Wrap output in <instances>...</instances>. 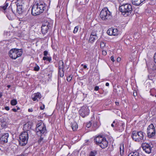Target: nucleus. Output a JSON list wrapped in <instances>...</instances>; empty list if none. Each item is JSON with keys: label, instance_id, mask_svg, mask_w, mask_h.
I'll return each instance as SVG.
<instances>
[{"label": "nucleus", "instance_id": "1", "mask_svg": "<svg viewBox=\"0 0 156 156\" xmlns=\"http://www.w3.org/2000/svg\"><path fill=\"white\" fill-rule=\"evenodd\" d=\"M46 5L43 2H38L35 3L32 7L31 14L36 16L42 13L46 9Z\"/></svg>", "mask_w": 156, "mask_h": 156}, {"label": "nucleus", "instance_id": "2", "mask_svg": "<svg viewBox=\"0 0 156 156\" xmlns=\"http://www.w3.org/2000/svg\"><path fill=\"white\" fill-rule=\"evenodd\" d=\"M119 10L125 16L130 15L133 10L132 7L131 5L129 4L121 5L119 7Z\"/></svg>", "mask_w": 156, "mask_h": 156}, {"label": "nucleus", "instance_id": "3", "mask_svg": "<svg viewBox=\"0 0 156 156\" xmlns=\"http://www.w3.org/2000/svg\"><path fill=\"white\" fill-rule=\"evenodd\" d=\"M96 144L99 145L101 148H105L108 146V142L105 137L98 136L94 139Z\"/></svg>", "mask_w": 156, "mask_h": 156}, {"label": "nucleus", "instance_id": "4", "mask_svg": "<svg viewBox=\"0 0 156 156\" xmlns=\"http://www.w3.org/2000/svg\"><path fill=\"white\" fill-rule=\"evenodd\" d=\"M22 50L14 48L11 49L9 51V54L10 57L12 59H15L22 55Z\"/></svg>", "mask_w": 156, "mask_h": 156}, {"label": "nucleus", "instance_id": "5", "mask_svg": "<svg viewBox=\"0 0 156 156\" xmlns=\"http://www.w3.org/2000/svg\"><path fill=\"white\" fill-rule=\"evenodd\" d=\"M36 130L37 134L39 136L44 134L47 130L45 125L41 122L37 124Z\"/></svg>", "mask_w": 156, "mask_h": 156}, {"label": "nucleus", "instance_id": "6", "mask_svg": "<svg viewBox=\"0 0 156 156\" xmlns=\"http://www.w3.org/2000/svg\"><path fill=\"white\" fill-rule=\"evenodd\" d=\"M100 16L103 20H109L112 18L111 13L107 8H104L101 11Z\"/></svg>", "mask_w": 156, "mask_h": 156}, {"label": "nucleus", "instance_id": "7", "mask_svg": "<svg viewBox=\"0 0 156 156\" xmlns=\"http://www.w3.org/2000/svg\"><path fill=\"white\" fill-rule=\"evenodd\" d=\"M52 24L51 23L46 21L42 23L41 27V31L42 33L44 35L47 33L48 30H51L52 27Z\"/></svg>", "mask_w": 156, "mask_h": 156}, {"label": "nucleus", "instance_id": "8", "mask_svg": "<svg viewBox=\"0 0 156 156\" xmlns=\"http://www.w3.org/2000/svg\"><path fill=\"white\" fill-rule=\"evenodd\" d=\"M28 135L27 132H24L21 133L19 137L20 145L22 146L25 145L27 143Z\"/></svg>", "mask_w": 156, "mask_h": 156}, {"label": "nucleus", "instance_id": "9", "mask_svg": "<svg viewBox=\"0 0 156 156\" xmlns=\"http://www.w3.org/2000/svg\"><path fill=\"white\" fill-rule=\"evenodd\" d=\"M133 139L136 141L140 142L143 139L144 135L142 132L133 131L131 135Z\"/></svg>", "mask_w": 156, "mask_h": 156}, {"label": "nucleus", "instance_id": "10", "mask_svg": "<svg viewBox=\"0 0 156 156\" xmlns=\"http://www.w3.org/2000/svg\"><path fill=\"white\" fill-rule=\"evenodd\" d=\"M89 110L88 107L86 105L82 107L79 111V113L82 117H84L88 115Z\"/></svg>", "mask_w": 156, "mask_h": 156}, {"label": "nucleus", "instance_id": "11", "mask_svg": "<svg viewBox=\"0 0 156 156\" xmlns=\"http://www.w3.org/2000/svg\"><path fill=\"white\" fill-rule=\"evenodd\" d=\"M10 6L11 7L12 11L13 12H16L18 14H21L24 11L23 6H17L15 4H11Z\"/></svg>", "mask_w": 156, "mask_h": 156}, {"label": "nucleus", "instance_id": "12", "mask_svg": "<svg viewBox=\"0 0 156 156\" xmlns=\"http://www.w3.org/2000/svg\"><path fill=\"white\" fill-rule=\"evenodd\" d=\"M147 134L149 138H151L155 135V129L153 124H151L148 127Z\"/></svg>", "mask_w": 156, "mask_h": 156}, {"label": "nucleus", "instance_id": "13", "mask_svg": "<svg viewBox=\"0 0 156 156\" xmlns=\"http://www.w3.org/2000/svg\"><path fill=\"white\" fill-rule=\"evenodd\" d=\"M153 145L151 143L147 144L146 143H143L142 145V147L145 151L148 154L151 152Z\"/></svg>", "mask_w": 156, "mask_h": 156}, {"label": "nucleus", "instance_id": "14", "mask_svg": "<svg viewBox=\"0 0 156 156\" xmlns=\"http://www.w3.org/2000/svg\"><path fill=\"white\" fill-rule=\"evenodd\" d=\"M98 37L97 36L96 33L95 32H92L90 35L89 41L91 43H93L95 40L98 39Z\"/></svg>", "mask_w": 156, "mask_h": 156}, {"label": "nucleus", "instance_id": "15", "mask_svg": "<svg viewBox=\"0 0 156 156\" xmlns=\"http://www.w3.org/2000/svg\"><path fill=\"white\" fill-rule=\"evenodd\" d=\"M15 12H13L11 10L10 11L7 12L6 16L9 20H12L14 19L15 16Z\"/></svg>", "mask_w": 156, "mask_h": 156}, {"label": "nucleus", "instance_id": "16", "mask_svg": "<svg viewBox=\"0 0 156 156\" xmlns=\"http://www.w3.org/2000/svg\"><path fill=\"white\" fill-rule=\"evenodd\" d=\"M41 94L38 92L34 94L32 96V100L34 101H38L39 99L41 98Z\"/></svg>", "mask_w": 156, "mask_h": 156}, {"label": "nucleus", "instance_id": "17", "mask_svg": "<svg viewBox=\"0 0 156 156\" xmlns=\"http://www.w3.org/2000/svg\"><path fill=\"white\" fill-rule=\"evenodd\" d=\"M9 134L5 133L2 135L0 138L1 140L5 143H7L8 142V138L9 137Z\"/></svg>", "mask_w": 156, "mask_h": 156}, {"label": "nucleus", "instance_id": "18", "mask_svg": "<svg viewBox=\"0 0 156 156\" xmlns=\"http://www.w3.org/2000/svg\"><path fill=\"white\" fill-rule=\"evenodd\" d=\"M145 0H132L133 4L135 5H139Z\"/></svg>", "mask_w": 156, "mask_h": 156}, {"label": "nucleus", "instance_id": "19", "mask_svg": "<svg viewBox=\"0 0 156 156\" xmlns=\"http://www.w3.org/2000/svg\"><path fill=\"white\" fill-rule=\"evenodd\" d=\"M4 5L3 6H0V11H2L5 13V10H6L7 7L8 6L9 4L6 2H5Z\"/></svg>", "mask_w": 156, "mask_h": 156}, {"label": "nucleus", "instance_id": "20", "mask_svg": "<svg viewBox=\"0 0 156 156\" xmlns=\"http://www.w3.org/2000/svg\"><path fill=\"white\" fill-rule=\"evenodd\" d=\"M125 124L122 122H121L119 124V130L120 131H123L125 129Z\"/></svg>", "mask_w": 156, "mask_h": 156}, {"label": "nucleus", "instance_id": "21", "mask_svg": "<svg viewBox=\"0 0 156 156\" xmlns=\"http://www.w3.org/2000/svg\"><path fill=\"white\" fill-rule=\"evenodd\" d=\"M59 70H63L64 66L63 62L62 60H60L59 61Z\"/></svg>", "mask_w": 156, "mask_h": 156}, {"label": "nucleus", "instance_id": "22", "mask_svg": "<svg viewBox=\"0 0 156 156\" xmlns=\"http://www.w3.org/2000/svg\"><path fill=\"white\" fill-rule=\"evenodd\" d=\"M23 2L22 0H17L15 4H15L17 6H23Z\"/></svg>", "mask_w": 156, "mask_h": 156}, {"label": "nucleus", "instance_id": "23", "mask_svg": "<svg viewBox=\"0 0 156 156\" xmlns=\"http://www.w3.org/2000/svg\"><path fill=\"white\" fill-rule=\"evenodd\" d=\"M71 127L73 131H75L78 128V126L77 123L76 122H73L72 123Z\"/></svg>", "mask_w": 156, "mask_h": 156}, {"label": "nucleus", "instance_id": "24", "mask_svg": "<svg viewBox=\"0 0 156 156\" xmlns=\"http://www.w3.org/2000/svg\"><path fill=\"white\" fill-rule=\"evenodd\" d=\"M140 154L137 151H135L130 153L128 156H140Z\"/></svg>", "mask_w": 156, "mask_h": 156}, {"label": "nucleus", "instance_id": "25", "mask_svg": "<svg viewBox=\"0 0 156 156\" xmlns=\"http://www.w3.org/2000/svg\"><path fill=\"white\" fill-rule=\"evenodd\" d=\"M112 34L113 36H117L119 33L118 30L117 29H113V28H112Z\"/></svg>", "mask_w": 156, "mask_h": 156}, {"label": "nucleus", "instance_id": "26", "mask_svg": "<svg viewBox=\"0 0 156 156\" xmlns=\"http://www.w3.org/2000/svg\"><path fill=\"white\" fill-rule=\"evenodd\" d=\"M43 59L44 60H47L49 62H51V57L50 56H44L43 58Z\"/></svg>", "mask_w": 156, "mask_h": 156}, {"label": "nucleus", "instance_id": "27", "mask_svg": "<svg viewBox=\"0 0 156 156\" xmlns=\"http://www.w3.org/2000/svg\"><path fill=\"white\" fill-rule=\"evenodd\" d=\"M43 134H41V135H40V138L38 140V143L41 145H42L44 142V141H43V137L42 136H43L42 135Z\"/></svg>", "mask_w": 156, "mask_h": 156}, {"label": "nucleus", "instance_id": "28", "mask_svg": "<svg viewBox=\"0 0 156 156\" xmlns=\"http://www.w3.org/2000/svg\"><path fill=\"white\" fill-rule=\"evenodd\" d=\"M58 74V76L62 77L64 75V72L63 70H59Z\"/></svg>", "mask_w": 156, "mask_h": 156}, {"label": "nucleus", "instance_id": "29", "mask_svg": "<svg viewBox=\"0 0 156 156\" xmlns=\"http://www.w3.org/2000/svg\"><path fill=\"white\" fill-rule=\"evenodd\" d=\"M112 28H111L109 29L107 31V34L110 36L112 35Z\"/></svg>", "mask_w": 156, "mask_h": 156}, {"label": "nucleus", "instance_id": "30", "mask_svg": "<svg viewBox=\"0 0 156 156\" xmlns=\"http://www.w3.org/2000/svg\"><path fill=\"white\" fill-rule=\"evenodd\" d=\"M27 127V130L30 129L31 128V125H29V123H27L24 125V128H26Z\"/></svg>", "mask_w": 156, "mask_h": 156}, {"label": "nucleus", "instance_id": "31", "mask_svg": "<svg viewBox=\"0 0 156 156\" xmlns=\"http://www.w3.org/2000/svg\"><path fill=\"white\" fill-rule=\"evenodd\" d=\"M17 103V101L16 100L13 99L11 101V104L12 105H16Z\"/></svg>", "mask_w": 156, "mask_h": 156}, {"label": "nucleus", "instance_id": "32", "mask_svg": "<svg viewBox=\"0 0 156 156\" xmlns=\"http://www.w3.org/2000/svg\"><path fill=\"white\" fill-rule=\"evenodd\" d=\"M138 105L136 104H134L133 107V109L134 111H136L138 110Z\"/></svg>", "mask_w": 156, "mask_h": 156}, {"label": "nucleus", "instance_id": "33", "mask_svg": "<svg viewBox=\"0 0 156 156\" xmlns=\"http://www.w3.org/2000/svg\"><path fill=\"white\" fill-rule=\"evenodd\" d=\"M120 154L121 155H122L124 152V146L122 145V147L121 146L120 147Z\"/></svg>", "mask_w": 156, "mask_h": 156}, {"label": "nucleus", "instance_id": "34", "mask_svg": "<svg viewBox=\"0 0 156 156\" xmlns=\"http://www.w3.org/2000/svg\"><path fill=\"white\" fill-rule=\"evenodd\" d=\"M96 153V151H91L90 152L89 154V156H95Z\"/></svg>", "mask_w": 156, "mask_h": 156}, {"label": "nucleus", "instance_id": "35", "mask_svg": "<svg viewBox=\"0 0 156 156\" xmlns=\"http://www.w3.org/2000/svg\"><path fill=\"white\" fill-rule=\"evenodd\" d=\"M10 31H5L4 32V34L5 36H9L10 35Z\"/></svg>", "mask_w": 156, "mask_h": 156}, {"label": "nucleus", "instance_id": "36", "mask_svg": "<svg viewBox=\"0 0 156 156\" xmlns=\"http://www.w3.org/2000/svg\"><path fill=\"white\" fill-rule=\"evenodd\" d=\"M79 27L78 26H76L74 29L73 30V33L75 34L77 32L79 29Z\"/></svg>", "mask_w": 156, "mask_h": 156}, {"label": "nucleus", "instance_id": "37", "mask_svg": "<svg viewBox=\"0 0 156 156\" xmlns=\"http://www.w3.org/2000/svg\"><path fill=\"white\" fill-rule=\"evenodd\" d=\"M40 69V67L38 66H36L34 67V70L35 71H38Z\"/></svg>", "mask_w": 156, "mask_h": 156}, {"label": "nucleus", "instance_id": "38", "mask_svg": "<svg viewBox=\"0 0 156 156\" xmlns=\"http://www.w3.org/2000/svg\"><path fill=\"white\" fill-rule=\"evenodd\" d=\"M105 43L103 42H101V48H104V47L105 46Z\"/></svg>", "mask_w": 156, "mask_h": 156}, {"label": "nucleus", "instance_id": "39", "mask_svg": "<svg viewBox=\"0 0 156 156\" xmlns=\"http://www.w3.org/2000/svg\"><path fill=\"white\" fill-rule=\"evenodd\" d=\"M48 54V52L47 51H44V56H47Z\"/></svg>", "mask_w": 156, "mask_h": 156}, {"label": "nucleus", "instance_id": "40", "mask_svg": "<svg viewBox=\"0 0 156 156\" xmlns=\"http://www.w3.org/2000/svg\"><path fill=\"white\" fill-rule=\"evenodd\" d=\"M91 122H89L87 123V124L86 125V126L87 128H89L90 126L91 125Z\"/></svg>", "mask_w": 156, "mask_h": 156}, {"label": "nucleus", "instance_id": "41", "mask_svg": "<svg viewBox=\"0 0 156 156\" xmlns=\"http://www.w3.org/2000/svg\"><path fill=\"white\" fill-rule=\"evenodd\" d=\"M102 54L104 55H107V52L105 50H102Z\"/></svg>", "mask_w": 156, "mask_h": 156}, {"label": "nucleus", "instance_id": "42", "mask_svg": "<svg viewBox=\"0 0 156 156\" xmlns=\"http://www.w3.org/2000/svg\"><path fill=\"white\" fill-rule=\"evenodd\" d=\"M152 70L155 71L156 70V66L154 65L152 67Z\"/></svg>", "mask_w": 156, "mask_h": 156}, {"label": "nucleus", "instance_id": "43", "mask_svg": "<svg viewBox=\"0 0 156 156\" xmlns=\"http://www.w3.org/2000/svg\"><path fill=\"white\" fill-rule=\"evenodd\" d=\"M99 89V87L98 86H96L94 88V90L95 91L98 90Z\"/></svg>", "mask_w": 156, "mask_h": 156}, {"label": "nucleus", "instance_id": "44", "mask_svg": "<svg viewBox=\"0 0 156 156\" xmlns=\"http://www.w3.org/2000/svg\"><path fill=\"white\" fill-rule=\"evenodd\" d=\"M154 61L156 63V53L154 55Z\"/></svg>", "mask_w": 156, "mask_h": 156}, {"label": "nucleus", "instance_id": "45", "mask_svg": "<svg viewBox=\"0 0 156 156\" xmlns=\"http://www.w3.org/2000/svg\"><path fill=\"white\" fill-rule=\"evenodd\" d=\"M71 79L72 77L71 76V75H70L67 78V81H69H69H70L71 80Z\"/></svg>", "mask_w": 156, "mask_h": 156}, {"label": "nucleus", "instance_id": "46", "mask_svg": "<svg viewBox=\"0 0 156 156\" xmlns=\"http://www.w3.org/2000/svg\"><path fill=\"white\" fill-rule=\"evenodd\" d=\"M115 121H114L112 123V124H111V126L113 127H115V125L114 124V123H115Z\"/></svg>", "mask_w": 156, "mask_h": 156}, {"label": "nucleus", "instance_id": "47", "mask_svg": "<svg viewBox=\"0 0 156 156\" xmlns=\"http://www.w3.org/2000/svg\"><path fill=\"white\" fill-rule=\"evenodd\" d=\"M148 78L150 80H153V79L152 78V77L151 75L148 76Z\"/></svg>", "mask_w": 156, "mask_h": 156}, {"label": "nucleus", "instance_id": "48", "mask_svg": "<svg viewBox=\"0 0 156 156\" xmlns=\"http://www.w3.org/2000/svg\"><path fill=\"white\" fill-rule=\"evenodd\" d=\"M5 109L7 111H8L9 109V107H8V106H6V107H5Z\"/></svg>", "mask_w": 156, "mask_h": 156}, {"label": "nucleus", "instance_id": "49", "mask_svg": "<svg viewBox=\"0 0 156 156\" xmlns=\"http://www.w3.org/2000/svg\"><path fill=\"white\" fill-rule=\"evenodd\" d=\"M44 108V105H43V106H41L40 107V108L41 110H43Z\"/></svg>", "mask_w": 156, "mask_h": 156}, {"label": "nucleus", "instance_id": "50", "mask_svg": "<svg viewBox=\"0 0 156 156\" xmlns=\"http://www.w3.org/2000/svg\"><path fill=\"white\" fill-rule=\"evenodd\" d=\"M111 60L113 62H114V58L113 57V56H111Z\"/></svg>", "mask_w": 156, "mask_h": 156}, {"label": "nucleus", "instance_id": "51", "mask_svg": "<svg viewBox=\"0 0 156 156\" xmlns=\"http://www.w3.org/2000/svg\"><path fill=\"white\" fill-rule=\"evenodd\" d=\"M81 66H83V68L85 69L87 68V66L86 65H84L83 64L81 65Z\"/></svg>", "mask_w": 156, "mask_h": 156}, {"label": "nucleus", "instance_id": "52", "mask_svg": "<svg viewBox=\"0 0 156 156\" xmlns=\"http://www.w3.org/2000/svg\"><path fill=\"white\" fill-rule=\"evenodd\" d=\"M28 111L29 112H33V110L32 108H29L28 109Z\"/></svg>", "mask_w": 156, "mask_h": 156}, {"label": "nucleus", "instance_id": "53", "mask_svg": "<svg viewBox=\"0 0 156 156\" xmlns=\"http://www.w3.org/2000/svg\"><path fill=\"white\" fill-rule=\"evenodd\" d=\"M114 124L115 127H116L118 126V122L117 121H115V123Z\"/></svg>", "mask_w": 156, "mask_h": 156}, {"label": "nucleus", "instance_id": "54", "mask_svg": "<svg viewBox=\"0 0 156 156\" xmlns=\"http://www.w3.org/2000/svg\"><path fill=\"white\" fill-rule=\"evenodd\" d=\"M12 110L14 112H17V110L16 108H13L12 109Z\"/></svg>", "mask_w": 156, "mask_h": 156}, {"label": "nucleus", "instance_id": "55", "mask_svg": "<svg viewBox=\"0 0 156 156\" xmlns=\"http://www.w3.org/2000/svg\"><path fill=\"white\" fill-rule=\"evenodd\" d=\"M121 60V58H117V61L118 62H119V61H120Z\"/></svg>", "mask_w": 156, "mask_h": 156}, {"label": "nucleus", "instance_id": "56", "mask_svg": "<svg viewBox=\"0 0 156 156\" xmlns=\"http://www.w3.org/2000/svg\"><path fill=\"white\" fill-rule=\"evenodd\" d=\"M137 93L136 92L133 93V95L135 97L137 95Z\"/></svg>", "mask_w": 156, "mask_h": 156}, {"label": "nucleus", "instance_id": "57", "mask_svg": "<svg viewBox=\"0 0 156 156\" xmlns=\"http://www.w3.org/2000/svg\"><path fill=\"white\" fill-rule=\"evenodd\" d=\"M87 94H84L83 93V97L85 98L87 97Z\"/></svg>", "mask_w": 156, "mask_h": 156}, {"label": "nucleus", "instance_id": "58", "mask_svg": "<svg viewBox=\"0 0 156 156\" xmlns=\"http://www.w3.org/2000/svg\"><path fill=\"white\" fill-rule=\"evenodd\" d=\"M105 85L106 86H109V83H106L105 84Z\"/></svg>", "mask_w": 156, "mask_h": 156}, {"label": "nucleus", "instance_id": "59", "mask_svg": "<svg viewBox=\"0 0 156 156\" xmlns=\"http://www.w3.org/2000/svg\"><path fill=\"white\" fill-rule=\"evenodd\" d=\"M2 96V93L0 92V98H1Z\"/></svg>", "mask_w": 156, "mask_h": 156}, {"label": "nucleus", "instance_id": "60", "mask_svg": "<svg viewBox=\"0 0 156 156\" xmlns=\"http://www.w3.org/2000/svg\"><path fill=\"white\" fill-rule=\"evenodd\" d=\"M115 104L116 105H119V102H115Z\"/></svg>", "mask_w": 156, "mask_h": 156}, {"label": "nucleus", "instance_id": "61", "mask_svg": "<svg viewBox=\"0 0 156 156\" xmlns=\"http://www.w3.org/2000/svg\"><path fill=\"white\" fill-rule=\"evenodd\" d=\"M7 87L8 88H9L11 87V86L10 85H7Z\"/></svg>", "mask_w": 156, "mask_h": 156}, {"label": "nucleus", "instance_id": "62", "mask_svg": "<svg viewBox=\"0 0 156 156\" xmlns=\"http://www.w3.org/2000/svg\"><path fill=\"white\" fill-rule=\"evenodd\" d=\"M95 125H96V127L97 128H98V126H97V123L96 122H95Z\"/></svg>", "mask_w": 156, "mask_h": 156}, {"label": "nucleus", "instance_id": "63", "mask_svg": "<svg viewBox=\"0 0 156 156\" xmlns=\"http://www.w3.org/2000/svg\"><path fill=\"white\" fill-rule=\"evenodd\" d=\"M17 110L20 109V108L19 107H17V109H16Z\"/></svg>", "mask_w": 156, "mask_h": 156}, {"label": "nucleus", "instance_id": "64", "mask_svg": "<svg viewBox=\"0 0 156 156\" xmlns=\"http://www.w3.org/2000/svg\"><path fill=\"white\" fill-rule=\"evenodd\" d=\"M5 125H4L3 126L4 127H5Z\"/></svg>", "mask_w": 156, "mask_h": 156}]
</instances>
